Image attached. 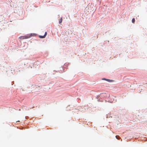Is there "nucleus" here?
I'll return each mask as SVG.
<instances>
[{
    "instance_id": "3",
    "label": "nucleus",
    "mask_w": 147,
    "mask_h": 147,
    "mask_svg": "<svg viewBox=\"0 0 147 147\" xmlns=\"http://www.w3.org/2000/svg\"><path fill=\"white\" fill-rule=\"evenodd\" d=\"M62 18H61L59 20V24H61L62 22Z\"/></svg>"
},
{
    "instance_id": "6",
    "label": "nucleus",
    "mask_w": 147,
    "mask_h": 147,
    "mask_svg": "<svg viewBox=\"0 0 147 147\" xmlns=\"http://www.w3.org/2000/svg\"><path fill=\"white\" fill-rule=\"evenodd\" d=\"M102 80H107V81L108 80H108V79H107V80H106V79H105V78H103V79H102Z\"/></svg>"
},
{
    "instance_id": "5",
    "label": "nucleus",
    "mask_w": 147,
    "mask_h": 147,
    "mask_svg": "<svg viewBox=\"0 0 147 147\" xmlns=\"http://www.w3.org/2000/svg\"><path fill=\"white\" fill-rule=\"evenodd\" d=\"M118 137H119V136H115V137H116V138L117 139H118Z\"/></svg>"
},
{
    "instance_id": "4",
    "label": "nucleus",
    "mask_w": 147,
    "mask_h": 147,
    "mask_svg": "<svg viewBox=\"0 0 147 147\" xmlns=\"http://www.w3.org/2000/svg\"><path fill=\"white\" fill-rule=\"evenodd\" d=\"M135 22V18H133L132 19V23H134Z\"/></svg>"
},
{
    "instance_id": "2",
    "label": "nucleus",
    "mask_w": 147,
    "mask_h": 147,
    "mask_svg": "<svg viewBox=\"0 0 147 147\" xmlns=\"http://www.w3.org/2000/svg\"><path fill=\"white\" fill-rule=\"evenodd\" d=\"M47 32H46L45 33V35L44 36H42L39 35V37L40 38H44L46 37V36L47 35Z\"/></svg>"
},
{
    "instance_id": "1",
    "label": "nucleus",
    "mask_w": 147,
    "mask_h": 147,
    "mask_svg": "<svg viewBox=\"0 0 147 147\" xmlns=\"http://www.w3.org/2000/svg\"><path fill=\"white\" fill-rule=\"evenodd\" d=\"M29 38V37L28 36H20L19 37V38L22 39H27Z\"/></svg>"
}]
</instances>
